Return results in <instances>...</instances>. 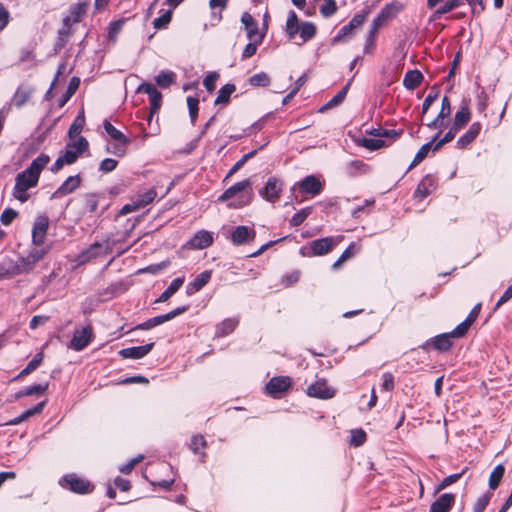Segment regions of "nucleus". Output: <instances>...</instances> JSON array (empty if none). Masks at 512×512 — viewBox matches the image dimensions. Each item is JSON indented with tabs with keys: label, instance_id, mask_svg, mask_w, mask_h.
Here are the masks:
<instances>
[{
	"label": "nucleus",
	"instance_id": "4468645a",
	"mask_svg": "<svg viewBox=\"0 0 512 512\" xmlns=\"http://www.w3.org/2000/svg\"><path fill=\"white\" fill-rule=\"evenodd\" d=\"M307 394L319 399H330L335 395V391L327 385L324 379H320L308 386Z\"/></svg>",
	"mask_w": 512,
	"mask_h": 512
},
{
	"label": "nucleus",
	"instance_id": "0e129e2a",
	"mask_svg": "<svg viewBox=\"0 0 512 512\" xmlns=\"http://www.w3.org/2000/svg\"><path fill=\"white\" fill-rule=\"evenodd\" d=\"M471 8L472 16H479L485 10V4L483 0H463Z\"/></svg>",
	"mask_w": 512,
	"mask_h": 512
},
{
	"label": "nucleus",
	"instance_id": "4c0bfd02",
	"mask_svg": "<svg viewBox=\"0 0 512 512\" xmlns=\"http://www.w3.org/2000/svg\"><path fill=\"white\" fill-rule=\"evenodd\" d=\"M16 268H18L19 270L21 269L20 262H19L18 258L16 260L7 259V258L4 259L2 261V276L6 275L9 277H13L16 275L23 274V272H16Z\"/></svg>",
	"mask_w": 512,
	"mask_h": 512
},
{
	"label": "nucleus",
	"instance_id": "6e6552de",
	"mask_svg": "<svg viewBox=\"0 0 512 512\" xmlns=\"http://www.w3.org/2000/svg\"><path fill=\"white\" fill-rule=\"evenodd\" d=\"M337 244V241L335 240V238L333 237H324V238H320V239H316V240H313L311 243H310V250H311V253L309 254H306L305 253V248L302 247L300 252L302 255L306 256H322V255H325L327 253H329L333 246Z\"/></svg>",
	"mask_w": 512,
	"mask_h": 512
},
{
	"label": "nucleus",
	"instance_id": "c756f323",
	"mask_svg": "<svg viewBox=\"0 0 512 512\" xmlns=\"http://www.w3.org/2000/svg\"><path fill=\"white\" fill-rule=\"evenodd\" d=\"M239 321L237 318H227L216 326L215 335L217 337H224L232 333L237 327Z\"/></svg>",
	"mask_w": 512,
	"mask_h": 512
},
{
	"label": "nucleus",
	"instance_id": "1a4fd4ad",
	"mask_svg": "<svg viewBox=\"0 0 512 512\" xmlns=\"http://www.w3.org/2000/svg\"><path fill=\"white\" fill-rule=\"evenodd\" d=\"M298 188L302 194H310L312 196L319 195L322 192L323 184L314 175L306 176L293 186V190Z\"/></svg>",
	"mask_w": 512,
	"mask_h": 512
},
{
	"label": "nucleus",
	"instance_id": "4d7b16f0",
	"mask_svg": "<svg viewBox=\"0 0 512 512\" xmlns=\"http://www.w3.org/2000/svg\"><path fill=\"white\" fill-rule=\"evenodd\" d=\"M199 100L196 97L189 96L187 97V106L189 110V116L191 119V123L194 125L197 117H198V111H199Z\"/></svg>",
	"mask_w": 512,
	"mask_h": 512
},
{
	"label": "nucleus",
	"instance_id": "bb28decb",
	"mask_svg": "<svg viewBox=\"0 0 512 512\" xmlns=\"http://www.w3.org/2000/svg\"><path fill=\"white\" fill-rule=\"evenodd\" d=\"M422 81H423V75L419 70H416V69L409 70L408 72H406V74L404 76L403 86L407 90H414L418 86H420Z\"/></svg>",
	"mask_w": 512,
	"mask_h": 512
},
{
	"label": "nucleus",
	"instance_id": "09e8293b",
	"mask_svg": "<svg viewBox=\"0 0 512 512\" xmlns=\"http://www.w3.org/2000/svg\"><path fill=\"white\" fill-rule=\"evenodd\" d=\"M249 84L254 87H267L270 84V77L267 73L260 72L249 78Z\"/></svg>",
	"mask_w": 512,
	"mask_h": 512
},
{
	"label": "nucleus",
	"instance_id": "cd10ccee",
	"mask_svg": "<svg viewBox=\"0 0 512 512\" xmlns=\"http://www.w3.org/2000/svg\"><path fill=\"white\" fill-rule=\"evenodd\" d=\"M452 338L450 333H443L435 336L431 340V344L435 350L445 352L452 347Z\"/></svg>",
	"mask_w": 512,
	"mask_h": 512
},
{
	"label": "nucleus",
	"instance_id": "f8f14e48",
	"mask_svg": "<svg viewBox=\"0 0 512 512\" xmlns=\"http://www.w3.org/2000/svg\"><path fill=\"white\" fill-rule=\"evenodd\" d=\"M256 237V231L248 226H237L231 233V241L234 245L240 246L253 241Z\"/></svg>",
	"mask_w": 512,
	"mask_h": 512
},
{
	"label": "nucleus",
	"instance_id": "f257e3e1",
	"mask_svg": "<svg viewBox=\"0 0 512 512\" xmlns=\"http://www.w3.org/2000/svg\"><path fill=\"white\" fill-rule=\"evenodd\" d=\"M49 162V155L41 153L24 171L17 174L13 189L15 199L19 200L21 203L29 199L30 194L28 190L38 185L40 174Z\"/></svg>",
	"mask_w": 512,
	"mask_h": 512
},
{
	"label": "nucleus",
	"instance_id": "a18cd8bd",
	"mask_svg": "<svg viewBox=\"0 0 512 512\" xmlns=\"http://www.w3.org/2000/svg\"><path fill=\"white\" fill-rule=\"evenodd\" d=\"M504 473L505 467L502 464H498L493 469L489 477V488L491 490H495L499 486Z\"/></svg>",
	"mask_w": 512,
	"mask_h": 512
},
{
	"label": "nucleus",
	"instance_id": "7ed1b4c3",
	"mask_svg": "<svg viewBox=\"0 0 512 512\" xmlns=\"http://www.w3.org/2000/svg\"><path fill=\"white\" fill-rule=\"evenodd\" d=\"M51 246L46 247H33L27 256L18 257L21 269L16 268V272L29 273L31 272L36 264L44 258V256L50 251Z\"/></svg>",
	"mask_w": 512,
	"mask_h": 512
},
{
	"label": "nucleus",
	"instance_id": "f3484780",
	"mask_svg": "<svg viewBox=\"0 0 512 512\" xmlns=\"http://www.w3.org/2000/svg\"><path fill=\"white\" fill-rule=\"evenodd\" d=\"M108 253H110L108 245L104 247L102 243L95 242L79 255V260L81 263H85L101 255H107Z\"/></svg>",
	"mask_w": 512,
	"mask_h": 512
},
{
	"label": "nucleus",
	"instance_id": "a19ab883",
	"mask_svg": "<svg viewBox=\"0 0 512 512\" xmlns=\"http://www.w3.org/2000/svg\"><path fill=\"white\" fill-rule=\"evenodd\" d=\"M300 25H298V17L297 14L291 10L288 14V18L286 21V34L289 39H294L296 34L298 33Z\"/></svg>",
	"mask_w": 512,
	"mask_h": 512
},
{
	"label": "nucleus",
	"instance_id": "864d4df0",
	"mask_svg": "<svg viewBox=\"0 0 512 512\" xmlns=\"http://www.w3.org/2000/svg\"><path fill=\"white\" fill-rule=\"evenodd\" d=\"M471 318H472V316L471 317H466V319L463 322L458 324L454 328V330L450 332L451 336L453 338H461V337H463L467 333V331L470 328V326L472 325L471 324Z\"/></svg>",
	"mask_w": 512,
	"mask_h": 512
},
{
	"label": "nucleus",
	"instance_id": "6ab92c4d",
	"mask_svg": "<svg viewBox=\"0 0 512 512\" xmlns=\"http://www.w3.org/2000/svg\"><path fill=\"white\" fill-rule=\"evenodd\" d=\"M481 128L482 126L479 122H474L473 124H471L469 129L457 140L456 148L465 149L477 138L481 131Z\"/></svg>",
	"mask_w": 512,
	"mask_h": 512
},
{
	"label": "nucleus",
	"instance_id": "c9c22d12",
	"mask_svg": "<svg viewBox=\"0 0 512 512\" xmlns=\"http://www.w3.org/2000/svg\"><path fill=\"white\" fill-rule=\"evenodd\" d=\"M177 75L173 71H161L156 77V84L163 88H169L171 85L176 83Z\"/></svg>",
	"mask_w": 512,
	"mask_h": 512
},
{
	"label": "nucleus",
	"instance_id": "ddd939ff",
	"mask_svg": "<svg viewBox=\"0 0 512 512\" xmlns=\"http://www.w3.org/2000/svg\"><path fill=\"white\" fill-rule=\"evenodd\" d=\"M81 177L79 175L69 176L55 192L52 193L51 199H59L68 194L73 193L81 185Z\"/></svg>",
	"mask_w": 512,
	"mask_h": 512
},
{
	"label": "nucleus",
	"instance_id": "a878e982",
	"mask_svg": "<svg viewBox=\"0 0 512 512\" xmlns=\"http://www.w3.org/2000/svg\"><path fill=\"white\" fill-rule=\"evenodd\" d=\"M71 29V17H65L63 19L62 28L58 31L57 41L55 43V50L59 51L66 45L68 41V36L70 34Z\"/></svg>",
	"mask_w": 512,
	"mask_h": 512
},
{
	"label": "nucleus",
	"instance_id": "58836bf2",
	"mask_svg": "<svg viewBox=\"0 0 512 512\" xmlns=\"http://www.w3.org/2000/svg\"><path fill=\"white\" fill-rule=\"evenodd\" d=\"M471 113L470 109L467 106L461 107L455 114L454 122L452 125L455 128L461 130L469 121H470Z\"/></svg>",
	"mask_w": 512,
	"mask_h": 512
},
{
	"label": "nucleus",
	"instance_id": "f03ea898",
	"mask_svg": "<svg viewBox=\"0 0 512 512\" xmlns=\"http://www.w3.org/2000/svg\"><path fill=\"white\" fill-rule=\"evenodd\" d=\"M250 180L246 179L240 182L235 183L219 197V201H227L230 200L237 195L238 198L229 204V207L232 208H241L248 205L252 201L253 191L251 188Z\"/></svg>",
	"mask_w": 512,
	"mask_h": 512
},
{
	"label": "nucleus",
	"instance_id": "774afa93",
	"mask_svg": "<svg viewBox=\"0 0 512 512\" xmlns=\"http://www.w3.org/2000/svg\"><path fill=\"white\" fill-rule=\"evenodd\" d=\"M383 383H382V390L390 392L395 387V381L394 376L390 372H385L382 375Z\"/></svg>",
	"mask_w": 512,
	"mask_h": 512
},
{
	"label": "nucleus",
	"instance_id": "69168bd1",
	"mask_svg": "<svg viewBox=\"0 0 512 512\" xmlns=\"http://www.w3.org/2000/svg\"><path fill=\"white\" fill-rule=\"evenodd\" d=\"M85 207L90 213L96 212L98 208V197L96 194L89 193L85 195Z\"/></svg>",
	"mask_w": 512,
	"mask_h": 512
},
{
	"label": "nucleus",
	"instance_id": "2f4dec72",
	"mask_svg": "<svg viewBox=\"0 0 512 512\" xmlns=\"http://www.w3.org/2000/svg\"><path fill=\"white\" fill-rule=\"evenodd\" d=\"M381 27H382L381 24H379L377 21L373 20V22L370 26L368 35L366 37V43L364 46L365 54H371L373 52V49L375 47L376 35Z\"/></svg>",
	"mask_w": 512,
	"mask_h": 512
},
{
	"label": "nucleus",
	"instance_id": "bf43d9fd",
	"mask_svg": "<svg viewBox=\"0 0 512 512\" xmlns=\"http://www.w3.org/2000/svg\"><path fill=\"white\" fill-rule=\"evenodd\" d=\"M150 99V114L148 116V121L152 120V117L155 113H157L161 107L162 103V94L160 92L155 95H151Z\"/></svg>",
	"mask_w": 512,
	"mask_h": 512
},
{
	"label": "nucleus",
	"instance_id": "f704fd0d",
	"mask_svg": "<svg viewBox=\"0 0 512 512\" xmlns=\"http://www.w3.org/2000/svg\"><path fill=\"white\" fill-rule=\"evenodd\" d=\"M103 128L105 132L115 141L128 145L130 140L117 128H115L108 120H104Z\"/></svg>",
	"mask_w": 512,
	"mask_h": 512
},
{
	"label": "nucleus",
	"instance_id": "79ce46f5",
	"mask_svg": "<svg viewBox=\"0 0 512 512\" xmlns=\"http://www.w3.org/2000/svg\"><path fill=\"white\" fill-rule=\"evenodd\" d=\"M302 43L313 39L316 35L317 28L312 22H303L298 30Z\"/></svg>",
	"mask_w": 512,
	"mask_h": 512
},
{
	"label": "nucleus",
	"instance_id": "9d476101",
	"mask_svg": "<svg viewBox=\"0 0 512 512\" xmlns=\"http://www.w3.org/2000/svg\"><path fill=\"white\" fill-rule=\"evenodd\" d=\"M282 190V182L276 177H269L265 186L259 190V194L265 200L274 203L278 200Z\"/></svg>",
	"mask_w": 512,
	"mask_h": 512
},
{
	"label": "nucleus",
	"instance_id": "603ef678",
	"mask_svg": "<svg viewBox=\"0 0 512 512\" xmlns=\"http://www.w3.org/2000/svg\"><path fill=\"white\" fill-rule=\"evenodd\" d=\"M359 144L372 151L378 150L386 145L385 141L379 138H362Z\"/></svg>",
	"mask_w": 512,
	"mask_h": 512
},
{
	"label": "nucleus",
	"instance_id": "20e7f679",
	"mask_svg": "<svg viewBox=\"0 0 512 512\" xmlns=\"http://www.w3.org/2000/svg\"><path fill=\"white\" fill-rule=\"evenodd\" d=\"M59 483L62 487L78 494L90 493L94 488L90 481L77 476L75 473L64 475Z\"/></svg>",
	"mask_w": 512,
	"mask_h": 512
},
{
	"label": "nucleus",
	"instance_id": "0eeeda50",
	"mask_svg": "<svg viewBox=\"0 0 512 512\" xmlns=\"http://www.w3.org/2000/svg\"><path fill=\"white\" fill-rule=\"evenodd\" d=\"M89 143L86 138L80 137L77 141L67 144L66 150L60 156L67 165L75 163L78 157L88 150Z\"/></svg>",
	"mask_w": 512,
	"mask_h": 512
},
{
	"label": "nucleus",
	"instance_id": "72a5a7b5",
	"mask_svg": "<svg viewBox=\"0 0 512 512\" xmlns=\"http://www.w3.org/2000/svg\"><path fill=\"white\" fill-rule=\"evenodd\" d=\"M45 405H46V401H42V402L36 404L34 407L25 410L18 417L7 421L6 424L17 425L20 422L26 420L28 417L41 413L42 410L44 409Z\"/></svg>",
	"mask_w": 512,
	"mask_h": 512
},
{
	"label": "nucleus",
	"instance_id": "393cba45",
	"mask_svg": "<svg viewBox=\"0 0 512 512\" xmlns=\"http://www.w3.org/2000/svg\"><path fill=\"white\" fill-rule=\"evenodd\" d=\"M185 281V277H177L172 280L167 289L159 296V298L155 301L156 303H164L168 301L183 285Z\"/></svg>",
	"mask_w": 512,
	"mask_h": 512
},
{
	"label": "nucleus",
	"instance_id": "3c124183",
	"mask_svg": "<svg viewBox=\"0 0 512 512\" xmlns=\"http://www.w3.org/2000/svg\"><path fill=\"white\" fill-rule=\"evenodd\" d=\"M172 11V9L166 10L162 15L155 18L153 21V27L157 30L166 28L172 19Z\"/></svg>",
	"mask_w": 512,
	"mask_h": 512
},
{
	"label": "nucleus",
	"instance_id": "c85d7f7f",
	"mask_svg": "<svg viewBox=\"0 0 512 512\" xmlns=\"http://www.w3.org/2000/svg\"><path fill=\"white\" fill-rule=\"evenodd\" d=\"M241 22L243 23L246 31H247V37L252 40L255 36L259 35L258 32V24L252 17V15L248 12H244L241 16Z\"/></svg>",
	"mask_w": 512,
	"mask_h": 512
},
{
	"label": "nucleus",
	"instance_id": "39448f33",
	"mask_svg": "<svg viewBox=\"0 0 512 512\" xmlns=\"http://www.w3.org/2000/svg\"><path fill=\"white\" fill-rule=\"evenodd\" d=\"M49 217L46 214L36 216L32 227V244L34 247H45L44 241L49 228Z\"/></svg>",
	"mask_w": 512,
	"mask_h": 512
},
{
	"label": "nucleus",
	"instance_id": "7c9ffc66",
	"mask_svg": "<svg viewBox=\"0 0 512 512\" xmlns=\"http://www.w3.org/2000/svg\"><path fill=\"white\" fill-rule=\"evenodd\" d=\"M30 96L31 91L29 89L19 87L8 104L7 111L10 110L11 106L22 107L29 100Z\"/></svg>",
	"mask_w": 512,
	"mask_h": 512
},
{
	"label": "nucleus",
	"instance_id": "13d9d810",
	"mask_svg": "<svg viewBox=\"0 0 512 512\" xmlns=\"http://www.w3.org/2000/svg\"><path fill=\"white\" fill-rule=\"evenodd\" d=\"M43 360V353H37L33 359L27 364V366L20 372L19 376L27 375L32 371L36 370Z\"/></svg>",
	"mask_w": 512,
	"mask_h": 512
},
{
	"label": "nucleus",
	"instance_id": "6e6d98bb",
	"mask_svg": "<svg viewBox=\"0 0 512 512\" xmlns=\"http://www.w3.org/2000/svg\"><path fill=\"white\" fill-rule=\"evenodd\" d=\"M86 6V3L79 2L70 8V15L68 17H71V24L80 21L81 16L86 11Z\"/></svg>",
	"mask_w": 512,
	"mask_h": 512
},
{
	"label": "nucleus",
	"instance_id": "5701e85b",
	"mask_svg": "<svg viewBox=\"0 0 512 512\" xmlns=\"http://www.w3.org/2000/svg\"><path fill=\"white\" fill-rule=\"evenodd\" d=\"M441 130L438 131V133L434 136V138L423 144L421 146V148L418 150V152L416 153L413 161L411 162V164L409 165L408 167V171L411 170L412 168H414L416 165H418L420 162H422L428 155V153L433 150V147L435 145V141L439 138L440 134H441Z\"/></svg>",
	"mask_w": 512,
	"mask_h": 512
},
{
	"label": "nucleus",
	"instance_id": "dca6fc26",
	"mask_svg": "<svg viewBox=\"0 0 512 512\" xmlns=\"http://www.w3.org/2000/svg\"><path fill=\"white\" fill-rule=\"evenodd\" d=\"M92 337V329L90 326L83 327L80 331H76L70 341L69 347L81 351L86 348Z\"/></svg>",
	"mask_w": 512,
	"mask_h": 512
},
{
	"label": "nucleus",
	"instance_id": "680f3d73",
	"mask_svg": "<svg viewBox=\"0 0 512 512\" xmlns=\"http://www.w3.org/2000/svg\"><path fill=\"white\" fill-rule=\"evenodd\" d=\"M492 495L493 494L491 492H486L481 497H479L473 507V512H483L486 509V507L488 506V504L492 498Z\"/></svg>",
	"mask_w": 512,
	"mask_h": 512
},
{
	"label": "nucleus",
	"instance_id": "4be33fe9",
	"mask_svg": "<svg viewBox=\"0 0 512 512\" xmlns=\"http://www.w3.org/2000/svg\"><path fill=\"white\" fill-rule=\"evenodd\" d=\"M454 502V494L444 493L431 504L429 512H449Z\"/></svg>",
	"mask_w": 512,
	"mask_h": 512
},
{
	"label": "nucleus",
	"instance_id": "9b49d317",
	"mask_svg": "<svg viewBox=\"0 0 512 512\" xmlns=\"http://www.w3.org/2000/svg\"><path fill=\"white\" fill-rule=\"evenodd\" d=\"M437 188V179L431 174L425 175L416 190L414 191V198L421 201L429 196Z\"/></svg>",
	"mask_w": 512,
	"mask_h": 512
},
{
	"label": "nucleus",
	"instance_id": "e2e57ef3",
	"mask_svg": "<svg viewBox=\"0 0 512 512\" xmlns=\"http://www.w3.org/2000/svg\"><path fill=\"white\" fill-rule=\"evenodd\" d=\"M262 39H263V36H262V35H260V36L258 37V39H255V40H254V42H250V43H248V44L245 46V48H244V50H243V52H242V58H243V59H246V58H250V57H252V56L256 53V51H257V46H258V44H260V43L262 42Z\"/></svg>",
	"mask_w": 512,
	"mask_h": 512
},
{
	"label": "nucleus",
	"instance_id": "473e14b6",
	"mask_svg": "<svg viewBox=\"0 0 512 512\" xmlns=\"http://www.w3.org/2000/svg\"><path fill=\"white\" fill-rule=\"evenodd\" d=\"M350 82H351V80L332 99H330L325 105H323L319 109V112L323 113L329 109H332V108L340 105L344 101V99L347 95V92H348V89L350 86Z\"/></svg>",
	"mask_w": 512,
	"mask_h": 512
},
{
	"label": "nucleus",
	"instance_id": "423d86ee",
	"mask_svg": "<svg viewBox=\"0 0 512 512\" xmlns=\"http://www.w3.org/2000/svg\"><path fill=\"white\" fill-rule=\"evenodd\" d=\"M189 310V306L188 305H184V306H180V307H177L173 310H171L170 312L166 313V314H163V315H159V316H155L153 318H150L148 320H146L145 322L143 323H140L138 324L135 329L137 330H150L158 325H161L167 321H170L172 319H174L175 317L185 313L186 311Z\"/></svg>",
	"mask_w": 512,
	"mask_h": 512
},
{
	"label": "nucleus",
	"instance_id": "e433bc0d",
	"mask_svg": "<svg viewBox=\"0 0 512 512\" xmlns=\"http://www.w3.org/2000/svg\"><path fill=\"white\" fill-rule=\"evenodd\" d=\"M48 386V382L31 385L19 391L16 397L19 398L23 396L42 395L47 391Z\"/></svg>",
	"mask_w": 512,
	"mask_h": 512
},
{
	"label": "nucleus",
	"instance_id": "37998d69",
	"mask_svg": "<svg viewBox=\"0 0 512 512\" xmlns=\"http://www.w3.org/2000/svg\"><path fill=\"white\" fill-rule=\"evenodd\" d=\"M79 85L80 79L78 77H72L70 79L66 92L62 95L61 99L59 100L60 107L64 106L70 100V98L78 90Z\"/></svg>",
	"mask_w": 512,
	"mask_h": 512
},
{
	"label": "nucleus",
	"instance_id": "2eb2a0df",
	"mask_svg": "<svg viewBox=\"0 0 512 512\" xmlns=\"http://www.w3.org/2000/svg\"><path fill=\"white\" fill-rule=\"evenodd\" d=\"M404 6L399 1H392L391 3L386 4L378 13V15L374 18L382 26L390 19L396 17L398 13L403 10Z\"/></svg>",
	"mask_w": 512,
	"mask_h": 512
},
{
	"label": "nucleus",
	"instance_id": "de8ad7c7",
	"mask_svg": "<svg viewBox=\"0 0 512 512\" xmlns=\"http://www.w3.org/2000/svg\"><path fill=\"white\" fill-rule=\"evenodd\" d=\"M312 210L313 208L311 206H308L295 213L290 219V225L293 227L300 226L312 213Z\"/></svg>",
	"mask_w": 512,
	"mask_h": 512
},
{
	"label": "nucleus",
	"instance_id": "c03bdc74",
	"mask_svg": "<svg viewBox=\"0 0 512 512\" xmlns=\"http://www.w3.org/2000/svg\"><path fill=\"white\" fill-rule=\"evenodd\" d=\"M359 248H357L356 244L354 242H352L343 252L342 254L340 255V257L333 263L332 265V269L334 270H337L341 267V265L347 261L348 259H350L351 257H353L357 250Z\"/></svg>",
	"mask_w": 512,
	"mask_h": 512
},
{
	"label": "nucleus",
	"instance_id": "ea45409f",
	"mask_svg": "<svg viewBox=\"0 0 512 512\" xmlns=\"http://www.w3.org/2000/svg\"><path fill=\"white\" fill-rule=\"evenodd\" d=\"M236 90V86L234 84L228 83L220 88L218 91V95L215 99V105L218 104H227L230 101V97L232 93Z\"/></svg>",
	"mask_w": 512,
	"mask_h": 512
},
{
	"label": "nucleus",
	"instance_id": "052dcab7",
	"mask_svg": "<svg viewBox=\"0 0 512 512\" xmlns=\"http://www.w3.org/2000/svg\"><path fill=\"white\" fill-rule=\"evenodd\" d=\"M366 441V433L362 429H355L351 431V441L350 444L359 447L363 445Z\"/></svg>",
	"mask_w": 512,
	"mask_h": 512
},
{
	"label": "nucleus",
	"instance_id": "a211bd4d",
	"mask_svg": "<svg viewBox=\"0 0 512 512\" xmlns=\"http://www.w3.org/2000/svg\"><path fill=\"white\" fill-rule=\"evenodd\" d=\"M154 347V343H148L143 346H134L121 349L119 351V355L122 358H130V359H141L146 356Z\"/></svg>",
	"mask_w": 512,
	"mask_h": 512
},
{
	"label": "nucleus",
	"instance_id": "8fccbe9b",
	"mask_svg": "<svg viewBox=\"0 0 512 512\" xmlns=\"http://www.w3.org/2000/svg\"><path fill=\"white\" fill-rule=\"evenodd\" d=\"M458 131H459V129L455 128V126L452 125L450 127V129L448 130V132L443 136V138H441L437 142L435 141V145L433 147V151H438L442 146H444L445 144L451 142L455 138V136L458 133Z\"/></svg>",
	"mask_w": 512,
	"mask_h": 512
},
{
	"label": "nucleus",
	"instance_id": "aec40b11",
	"mask_svg": "<svg viewBox=\"0 0 512 512\" xmlns=\"http://www.w3.org/2000/svg\"><path fill=\"white\" fill-rule=\"evenodd\" d=\"M211 277L212 271L205 270L201 272L193 281L187 284L186 294L190 296L200 291L210 281Z\"/></svg>",
	"mask_w": 512,
	"mask_h": 512
},
{
	"label": "nucleus",
	"instance_id": "b1692460",
	"mask_svg": "<svg viewBox=\"0 0 512 512\" xmlns=\"http://www.w3.org/2000/svg\"><path fill=\"white\" fill-rule=\"evenodd\" d=\"M213 243V237L210 232L201 230L198 231L190 240V245L196 249H204Z\"/></svg>",
	"mask_w": 512,
	"mask_h": 512
},
{
	"label": "nucleus",
	"instance_id": "338daca9",
	"mask_svg": "<svg viewBox=\"0 0 512 512\" xmlns=\"http://www.w3.org/2000/svg\"><path fill=\"white\" fill-rule=\"evenodd\" d=\"M118 161L113 158H105L101 161L99 170L103 173L112 172L117 167Z\"/></svg>",
	"mask_w": 512,
	"mask_h": 512
},
{
	"label": "nucleus",
	"instance_id": "412c9836",
	"mask_svg": "<svg viewBox=\"0 0 512 512\" xmlns=\"http://www.w3.org/2000/svg\"><path fill=\"white\" fill-rule=\"evenodd\" d=\"M291 385L289 377H273L266 385L268 394L276 396L286 391Z\"/></svg>",
	"mask_w": 512,
	"mask_h": 512
},
{
	"label": "nucleus",
	"instance_id": "49530a36",
	"mask_svg": "<svg viewBox=\"0 0 512 512\" xmlns=\"http://www.w3.org/2000/svg\"><path fill=\"white\" fill-rule=\"evenodd\" d=\"M84 123H85L84 112L82 111L75 118V120L73 121V123L69 127V130H68L69 138L73 139V138L77 137L81 133V131L83 129V126H84Z\"/></svg>",
	"mask_w": 512,
	"mask_h": 512
},
{
	"label": "nucleus",
	"instance_id": "5fc2aeb1",
	"mask_svg": "<svg viewBox=\"0 0 512 512\" xmlns=\"http://www.w3.org/2000/svg\"><path fill=\"white\" fill-rule=\"evenodd\" d=\"M324 3L320 7V13L324 18H329L337 12V3L335 0H323Z\"/></svg>",
	"mask_w": 512,
	"mask_h": 512
}]
</instances>
